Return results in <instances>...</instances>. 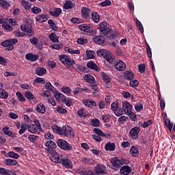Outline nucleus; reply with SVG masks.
Instances as JSON below:
<instances>
[{"label": "nucleus", "mask_w": 175, "mask_h": 175, "mask_svg": "<svg viewBox=\"0 0 175 175\" xmlns=\"http://www.w3.org/2000/svg\"><path fill=\"white\" fill-rule=\"evenodd\" d=\"M97 55L98 57H103L107 61V62H109V64H113L114 62V55L111 54L109 51L106 49H100L97 51Z\"/></svg>", "instance_id": "obj_1"}, {"label": "nucleus", "mask_w": 175, "mask_h": 175, "mask_svg": "<svg viewBox=\"0 0 175 175\" xmlns=\"http://www.w3.org/2000/svg\"><path fill=\"white\" fill-rule=\"evenodd\" d=\"M21 31L25 32L28 36H32L33 35V29H32V25L29 23H25L21 25Z\"/></svg>", "instance_id": "obj_2"}, {"label": "nucleus", "mask_w": 175, "mask_h": 175, "mask_svg": "<svg viewBox=\"0 0 175 175\" xmlns=\"http://www.w3.org/2000/svg\"><path fill=\"white\" fill-rule=\"evenodd\" d=\"M94 174L96 175H107L105 165L100 163L97 164L94 167Z\"/></svg>", "instance_id": "obj_3"}, {"label": "nucleus", "mask_w": 175, "mask_h": 175, "mask_svg": "<svg viewBox=\"0 0 175 175\" xmlns=\"http://www.w3.org/2000/svg\"><path fill=\"white\" fill-rule=\"evenodd\" d=\"M57 144L59 148L62 150H65V151H70L72 150V146L64 139H58Z\"/></svg>", "instance_id": "obj_4"}, {"label": "nucleus", "mask_w": 175, "mask_h": 175, "mask_svg": "<svg viewBox=\"0 0 175 175\" xmlns=\"http://www.w3.org/2000/svg\"><path fill=\"white\" fill-rule=\"evenodd\" d=\"M59 59L64 65H75V60L67 55H62L59 57Z\"/></svg>", "instance_id": "obj_5"}, {"label": "nucleus", "mask_w": 175, "mask_h": 175, "mask_svg": "<svg viewBox=\"0 0 175 175\" xmlns=\"http://www.w3.org/2000/svg\"><path fill=\"white\" fill-rule=\"evenodd\" d=\"M99 31L101 33V35H104V36H106L109 32H110V28L107 27V23L103 22L99 25Z\"/></svg>", "instance_id": "obj_6"}, {"label": "nucleus", "mask_w": 175, "mask_h": 175, "mask_svg": "<svg viewBox=\"0 0 175 175\" xmlns=\"http://www.w3.org/2000/svg\"><path fill=\"white\" fill-rule=\"evenodd\" d=\"M52 130L53 132H72V127L66 125L61 129V127L57 125H53L52 126Z\"/></svg>", "instance_id": "obj_7"}, {"label": "nucleus", "mask_w": 175, "mask_h": 175, "mask_svg": "<svg viewBox=\"0 0 175 175\" xmlns=\"http://www.w3.org/2000/svg\"><path fill=\"white\" fill-rule=\"evenodd\" d=\"M49 158L51 161H52V162H54L55 163H61L62 155L59 154L55 151H53Z\"/></svg>", "instance_id": "obj_8"}, {"label": "nucleus", "mask_w": 175, "mask_h": 175, "mask_svg": "<svg viewBox=\"0 0 175 175\" xmlns=\"http://www.w3.org/2000/svg\"><path fill=\"white\" fill-rule=\"evenodd\" d=\"M101 137H106L108 139L110 137V133H103V132H97L96 135H93L92 137L94 139V140H96V142H101L102 138Z\"/></svg>", "instance_id": "obj_9"}, {"label": "nucleus", "mask_w": 175, "mask_h": 175, "mask_svg": "<svg viewBox=\"0 0 175 175\" xmlns=\"http://www.w3.org/2000/svg\"><path fill=\"white\" fill-rule=\"evenodd\" d=\"M60 163H62L64 167H66V169H72V167H73L72 161L68 157H62Z\"/></svg>", "instance_id": "obj_10"}, {"label": "nucleus", "mask_w": 175, "mask_h": 175, "mask_svg": "<svg viewBox=\"0 0 175 175\" xmlns=\"http://www.w3.org/2000/svg\"><path fill=\"white\" fill-rule=\"evenodd\" d=\"M122 109L124 113L129 116L131 113H132V105L129 103L128 101H123L122 102Z\"/></svg>", "instance_id": "obj_11"}, {"label": "nucleus", "mask_w": 175, "mask_h": 175, "mask_svg": "<svg viewBox=\"0 0 175 175\" xmlns=\"http://www.w3.org/2000/svg\"><path fill=\"white\" fill-rule=\"evenodd\" d=\"M114 68L115 69H116V70H118L119 72H122L126 68V64H125V62L121 60H118L114 66Z\"/></svg>", "instance_id": "obj_12"}, {"label": "nucleus", "mask_w": 175, "mask_h": 175, "mask_svg": "<svg viewBox=\"0 0 175 175\" xmlns=\"http://www.w3.org/2000/svg\"><path fill=\"white\" fill-rule=\"evenodd\" d=\"M102 77L104 80V85L106 88H111V79L107 76L105 73H102Z\"/></svg>", "instance_id": "obj_13"}, {"label": "nucleus", "mask_w": 175, "mask_h": 175, "mask_svg": "<svg viewBox=\"0 0 175 175\" xmlns=\"http://www.w3.org/2000/svg\"><path fill=\"white\" fill-rule=\"evenodd\" d=\"M44 147L45 150L51 151V150H53L57 147V144H55V142L53 140H48L44 142Z\"/></svg>", "instance_id": "obj_14"}, {"label": "nucleus", "mask_w": 175, "mask_h": 175, "mask_svg": "<svg viewBox=\"0 0 175 175\" xmlns=\"http://www.w3.org/2000/svg\"><path fill=\"white\" fill-rule=\"evenodd\" d=\"M49 20V15L47 14H40L36 17V21L38 23H46Z\"/></svg>", "instance_id": "obj_15"}, {"label": "nucleus", "mask_w": 175, "mask_h": 175, "mask_svg": "<svg viewBox=\"0 0 175 175\" xmlns=\"http://www.w3.org/2000/svg\"><path fill=\"white\" fill-rule=\"evenodd\" d=\"M131 172H132V167L129 165H123L120 170V174L128 175L131 174Z\"/></svg>", "instance_id": "obj_16"}, {"label": "nucleus", "mask_w": 175, "mask_h": 175, "mask_svg": "<svg viewBox=\"0 0 175 175\" xmlns=\"http://www.w3.org/2000/svg\"><path fill=\"white\" fill-rule=\"evenodd\" d=\"M53 96H55V98L56 100H57V102H60L61 103H64V101L66 98L65 95H64L63 94H62L59 92H53Z\"/></svg>", "instance_id": "obj_17"}, {"label": "nucleus", "mask_w": 175, "mask_h": 175, "mask_svg": "<svg viewBox=\"0 0 175 175\" xmlns=\"http://www.w3.org/2000/svg\"><path fill=\"white\" fill-rule=\"evenodd\" d=\"M92 40H94V42L97 43V44H102L105 43L106 38H105V34H103V36L101 35L94 36Z\"/></svg>", "instance_id": "obj_18"}, {"label": "nucleus", "mask_w": 175, "mask_h": 175, "mask_svg": "<svg viewBox=\"0 0 175 175\" xmlns=\"http://www.w3.org/2000/svg\"><path fill=\"white\" fill-rule=\"evenodd\" d=\"M82 102L85 106H87V107H96V103H95L93 100L83 99Z\"/></svg>", "instance_id": "obj_19"}, {"label": "nucleus", "mask_w": 175, "mask_h": 175, "mask_svg": "<svg viewBox=\"0 0 175 175\" xmlns=\"http://www.w3.org/2000/svg\"><path fill=\"white\" fill-rule=\"evenodd\" d=\"M112 165L110 166V167H120L121 165H122V161L121 160L118 159V158L115 157L111 160Z\"/></svg>", "instance_id": "obj_20"}, {"label": "nucleus", "mask_w": 175, "mask_h": 175, "mask_svg": "<svg viewBox=\"0 0 175 175\" xmlns=\"http://www.w3.org/2000/svg\"><path fill=\"white\" fill-rule=\"evenodd\" d=\"M39 58V55H34L33 53H27L25 55V59L27 61H31V62H35Z\"/></svg>", "instance_id": "obj_21"}, {"label": "nucleus", "mask_w": 175, "mask_h": 175, "mask_svg": "<svg viewBox=\"0 0 175 175\" xmlns=\"http://www.w3.org/2000/svg\"><path fill=\"white\" fill-rule=\"evenodd\" d=\"M79 29L81 31H83V32H86L87 33H91L92 32V27L88 26L87 25H81L79 27Z\"/></svg>", "instance_id": "obj_22"}, {"label": "nucleus", "mask_w": 175, "mask_h": 175, "mask_svg": "<svg viewBox=\"0 0 175 175\" xmlns=\"http://www.w3.org/2000/svg\"><path fill=\"white\" fill-rule=\"evenodd\" d=\"M91 13V10L88 8L83 7L81 9V14L82 17L83 18H87L90 16V14Z\"/></svg>", "instance_id": "obj_23"}, {"label": "nucleus", "mask_w": 175, "mask_h": 175, "mask_svg": "<svg viewBox=\"0 0 175 175\" xmlns=\"http://www.w3.org/2000/svg\"><path fill=\"white\" fill-rule=\"evenodd\" d=\"M61 13H62L61 8H55L54 10L49 12V14L53 17H58Z\"/></svg>", "instance_id": "obj_24"}, {"label": "nucleus", "mask_w": 175, "mask_h": 175, "mask_svg": "<svg viewBox=\"0 0 175 175\" xmlns=\"http://www.w3.org/2000/svg\"><path fill=\"white\" fill-rule=\"evenodd\" d=\"M5 157H6V158H13L14 159H18L20 158V154L13 151H10L5 154Z\"/></svg>", "instance_id": "obj_25"}, {"label": "nucleus", "mask_w": 175, "mask_h": 175, "mask_svg": "<svg viewBox=\"0 0 175 175\" xmlns=\"http://www.w3.org/2000/svg\"><path fill=\"white\" fill-rule=\"evenodd\" d=\"M4 162L7 166H16L17 165V161L12 159H6Z\"/></svg>", "instance_id": "obj_26"}, {"label": "nucleus", "mask_w": 175, "mask_h": 175, "mask_svg": "<svg viewBox=\"0 0 175 175\" xmlns=\"http://www.w3.org/2000/svg\"><path fill=\"white\" fill-rule=\"evenodd\" d=\"M47 72V70L43 67H38L36 70V73L38 76H43Z\"/></svg>", "instance_id": "obj_27"}, {"label": "nucleus", "mask_w": 175, "mask_h": 175, "mask_svg": "<svg viewBox=\"0 0 175 175\" xmlns=\"http://www.w3.org/2000/svg\"><path fill=\"white\" fill-rule=\"evenodd\" d=\"M36 111H38V113H41V114H44V113H46V107H44V105L42 103H40L37 105Z\"/></svg>", "instance_id": "obj_28"}, {"label": "nucleus", "mask_w": 175, "mask_h": 175, "mask_svg": "<svg viewBox=\"0 0 175 175\" xmlns=\"http://www.w3.org/2000/svg\"><path fill=\"white\" fill-rule=\"evenodd\" d=\"M77 173L78 174H81V175H95V172H94V171H92L91 170H88L85 171L77 170Z\"/></svg>", "instance_id": "obj_29"}, {"label": "nucleus", "mask_w": 175, "mask_h": 175, "mask_svg": "<svg viewBox=\"0 0 175 175\" xmlns=\"http://www.w3.org/2000/svg\"><path fill=\"white\" fill-rule=\"evenodd\" d=\"M106 151H114L116 149V144L114 143H107L105 147Z\"/></svg>", "instance_id": "obj_30"}, {"label": "nucleus", "mask_w": 175, "mask_h": 175, "mask_svg": "<svg viewBox=\"0 0 175 175\" xmlns=\"http://www.w3.org/2000/svg\"><path fill=\"white\" fill-rule=\"evenodd\" d=\"M135 75L133 74V72L132 71H126L124 72V78L126 80H133V77Z\"/></svg>", "instance_id": "obj_31"}, {"label": "nucleus", "mask_w": 175, "mask_h": 175, "mask_svg": "<svg viewBox=\"0 0 175 175\" xmlns=\"http://www.w3.org/2000/svg\"><path fill=\"white\" fill-rule=\"evenodd\" d=\"M83 79L85 81H88V83H94V81H95V78L90 74L85 75Z\"/></svg>", "instance_id": "obj_32"}, {"label": "nucleus", "mask_w": 175, "mask_h": 175, "mask_svg": "<svg viewBox=\"0 0 175 175\" xmlns=\"http://www.w3.org/2000/svg\"><path fill=\"white\" fill-rule=\"evenodd\" d=\"M21 5H22V6H23V8L25 9V10H29L32 6L31 3H29L25 0H23L21 1Z\"/></svg>", "instance_id": "obj_33"}, {"label": "nucleus", "mask_w": 175, "mask_h": 175, "mask_svg": "<svg viewBox=\"0 0 175 175\" xmlns=\"http://www.w3.org/2000/svg\"><path fill=\"white\" fill-rule=\"evenodd\" d=\"M81 161L85 163H90L91 165H95L96 163V161H94V159H91L87 157H82Z\"/></svg>", "instance_id": "obj_34"}, {"label": "nucleus", "mask_w": 175, "mask_h": 175, "mask_svg": "<svg viewBox=\"0 0 175 175\" xmlns=\"http://www.w3.org/2000/svg\"><path fill=\"white\" fill-rule=\"evenodd\" d=\"M59 135H62V136H64L65 137H74L75 133L74 132H59Z\"/></svg>", "instance_id": "obj_35"}, {"label": "nucleus", "mask_w": 175, "mask_h": 175, "mask_svg": "<svg viewBox=\"0 0 175 175\" xmlns=\"http://www.w3.org/2000/svg\"><path fill=\"white\" fill-rule=\"evenodd\" d=\"M130 154H131L133 157H137L139 155V150H137V148L132 146L130 150Z\"/></svg>", "instance_id": "obj_36"}, {"label": "nucleus", "mask_w": 175, "mask_h": 175, "mask_svg": "<svg viewBox=\"0 0 175 175\" xmlns=\"http://www.w3.org/2000/svg\"><path fill=\"white\" fill-rule=\"evenodd\" d=\"M48 24H49L51 29H53V31H57L58 28L55 25V23H54V21H53V19H49L48 21Z\"/></svg>", "instance_id": "obj_37"}, {"label": "nucleus", "mask_w": 175, "mask_h": 175, "mask_svg": "<svg viewBox=\"0 0 175 175\" xmlns=\"http://www.w3.org/2000/svg\"><path fill=\"white\" fill-rule=\"evenodd\" d=\"M64 51H66V53H68L69 54H80V51L79 50H73L69 47H66L64 49Z\"/></svg>", "instance_id": "obj_38"}, {"label": "nucleus", "mask_w": 175, "mask_h": 175, "mask_svg": "<svg viewBox=\"0 0 175 175\" xmlns=\"http://www.w3.org/2000/svg\"><path fill=\"white\" fill-rule=\"evenodd\" d=\"M92 18L94 21V23H99L100 20V16H99V15L98 14V13L96 12H93L92 14Z\"/></svg>", "instance_id": "obj_39"}, {"label": "nucleus", "mask_w": 175, "mask_h": 175, "mask_svg": "<svg viewBox=\"0 0 175 175\" xmlns=\"http://www.w3.org/2000/svg\"><path fill=\"white\" fill-rule=\"evenodd\" d=\"M49 38L50 40H51V42H53V43H58V42H59L58 37L54 33H51L49 35Z\"/></svg>", "instance_id": "obj_40"}, {"label": "nucleus", "mask_w": 175, "mask_h": 175, "mask_svg": "<svg viewBox=\"0 0 175 175\" xmlns=\"http://www.w3.org/2000/svg\"><path fill=\"white\" fill-rule=\"evenodd\" d=\"M87 59H92L95 57V52L94 51H86Z\"/></svg>", "instance_id": "obj_41"}, {"label": "nucleus", "mask_w": 175, "mask_h": 175, "mask_svg": "<svg viewBox=\"0 0 175 175\" xmlns=\"http://www.w3.org/2000/svg\"><path fill=\"white\" fill-rule=\"evenodd\" d=\"M9 97V93L6 92L5 90H0V98L1 99H8Z\"/></svg>", "instance_id": "obj_42"}, {"label": "nucleus", "mask_w": 175, "mask_h": 175, "mask_svg": "<svg viewBox=\"0 0 175 175\" xmlns=\"http://www.w3.org/2000/svg\"><path fill=\"white\" fill-rule=\"evenodd\" d=\"M87 66H88V68H90V69H94V70H98V69H99L98 68V66L92 62H89L87 64Z\"/></svg>", "instance_id": "obj_43"}, {"label": "nucleus", "mask_w": 175, "mask_h": 175, "mask_svg": "<svg viewBox=\"0 0 175 175\" xmlns=\"http://www.w3.org/2000/svg\"><path fill=\"white\" fill-rule=\"evenodd\" d=\"M0 6L3 8V9H8L10 6V4L5 0H0Z\"/></svg>", "instance_id": "obj_44"}, {"label": "nucleus", "mask_w": 175, "mask_h": 175, "mask_svg": "<svg viewBox=\"0 0 175 175\" xmlns=\"http://www.w3.org/2000/svg\"><path fill=\"white\" fill-rule=\"evenodd\" d=\"M64 8L67 10L72 9V8H73V3L70 1H67L64 5Z\"/></svg>", "instance_id": "obj_45"}, {"label": "nucleus", "mask_w": 175, "mask_h": 175, "mask_svg": "<svg viewBox=\"0 0 175 175\" xmlns=\"http://www.w3.org/2000/svg\"><path fill=\"white\" fill-rule=\"evenodd\" d=\"M77 42L78 44H87L88 40L84 38H80L77 39Z\"/></svg>", "instance_id": "obj_46"}, {"label": "nucleus", "mask_w": 175, "mask_h": 175, "mask_svg": "<svg viewBox=\"0 0 175 175\" xmlns=\"http://www.w3.org/2000/svg\"><path fill=\"white\" fill-rule=\"evenodd\" d=\"M56 111L60 114H66V113H68V110H66V109L62 108V107H57L56 108Z\"/></svg>", "instance_id": "obj_47"}, {"label": "nucleus", "mask_w": 175, "mask_h": 175, "mask_svg": "<svg viewBox=\"0 0 175 175\" xmlns=\"http://www.w3.org/2000/svg\"><path fill=\"white\" fill-rule=\"evenodd\" d=\"M33 123L34 125H36V127L37 128L38 131H42V125L40 124V122H39V120L34 119Z\"/></svg>", "instance_id": "obj_48"}, {"label": "nucleus", "mask_w": 175, "mask_h": 175, "mask_svg": "<svg viewBox=\"0 0 175 175\" xmlns=\"http://www.w3.org/2000/svg\"><path fill=\"white\" fill-rule=\"evenodd\" d=\"M111 109L112 111H116V110H118V102L114 101L111 104Z\"/></svg>", "instance_id": "obj_49"}, {"label": "nucleus", "mask_w": 175, "mask_h": 175, "mask_svg": "<svg viewBox=\"0 0 175 175\" xmlns=\"http://www.w3.org/2000/svg\"><path fill=\"white\" fill-rule=\"evenodd\" d=\"M45 88H46V90H49V91H52V92H54V90H55L54 86H53V85L50 82H47L45 84Z\"/></svg>", "instance_id": "obj_50"}, {"label": "nucleus", "mask_w": 175, "mask_h": 175, "mask_svg": "<svg viewBox=\"0 0 175 175\" xmlns=\"http://www.w3.org/2000/svg\"><path fill=\"white\" fill-rule=\"evenodd\" d=\"M31 12L34 14H39V13L42 12V9H40L36 6H34L31 8Z\"/></svg>", "instance_id": "obj_51"}, {"label": "nucleus", "mask_w": 175, "mask_h": 175, "mask_svg": "<svg viewBox=\"0 0 175 175\" xmlns=\"http://www.w3.org/2000/svg\"><path fill=\"white\" fill-rule=\"evenodd\" d=\"M152 124V120H150L147 122H144V123H139V125L142 128H147V126H149V125H151Z\"/></svg>", "instance_id": "obj_52"}, {"label": "nucleus", "mask_w": 175, "mask_h": 175, "mask_svg": "<svg viewBox=\"0 0 175 175\" xmlns=\"http://www.w3.org/2000/svg\"><path fill=\"white\" fill-rule=\"evenodd\" d=\"M13 33L16 38H23L25 35L24 33L20 31V30L14 31Z\"/></svg>", "instance_id": "obj_53"}, {"label": "nucleus", "mask_w": 175, "mask_h": 175, "mask_svg": "<svg viewBox=\"0 0 175 175\" xmlns=\"http://www.w3.org/2000/svg\"><path fill=\"white\" fill-rule=\"evenodd\" d=\"M25 98H27V99H29V100L35 99V96H33V94H32L30 92H27L25 94Z\"/></svg>", "instance_id": "obj_54"}, {"label": "nucleus", "mask_w": 175, "mask_h": 175, "mask_svg": "<svg viewBox=\"0 0 175 175\" xmlns=\"http://www.w3.org/2000/svg\"><path fill=\"white\" fill-rule=\"evenodd\" d=\"M136 25L137 27L138 28L139 31H140V32H144V29H143V25H142V23L139 21V20H136Z\"/></svg>", "instance_id": "obj_55"}, {"label": "nucleus", "mask_w": 175, "mask_h": 175, "mask_svg": "<svg viewBox=\"0 0 175 175\" xmlns=\"http://www.w3.org/2000/svg\"><path fill=\"white\" fill-rule=\"evenodd\" d=\"M77 114L81 117H85V116H87V113H85V111L84 110L83 108L80 109L78 111H77Z\"/></svg>", "instance_id": "obj_56"}, {"label": "nucleus", "mask_w": 175, "mask_h": 175, "mask_svg": "<svg viewBox=\"0 0 175 175\" xmlns=\"http://www.w3.org/2000/svg\"><path fill=\"white\" fill-rule=\"evenodd\" d=\"M16 96H18V99L21 102H25V98H24V96L23 95V94H21V92H16Z\"/></svg>", "instance_id": "obj_57"}, {"label": "nucleus", "mask_w": 175, "mask_h": 175, "mask_svg": "<svg viewBox=\"0 0 175 175\" xmlns=\"http://www.w3.org/2000/svg\"><path fill=\"white\" fill-rule=\"evenodd\" d=\"M129 84L133 88L137 87L139 85V81L136 79L131 80L130 81Z\"/></svg>", "instance_id": "obj_58"}, {"label": "nucleus", "mask_w": 175, "mask_h": 175, "mask_svg": "<svg viewBox=\"0 0 175 175\" xmlns=\"http://www.w3.org/2000/svg\"><path fill=\"white\" fill-rule=\"evenodd\" d=\"M62 91L64 94H70L72 92V89L70 87H63L62 88Z\"/></svg>", "instance_id": "obj_59"}, {"label": "nucleus", "mask_w": 175, "mask_h": 175, "mask_svg": "<svg viewBox=\"0 0 175 175\" xmlns=\"http://www.w3.org/2000/svg\"><path fill=\"white\" fill-rule=\"evenodd\" d=\"M30 42L31 44H33L34 46H38V43H39V39L36 37H33L30 39Z\"/></svg>", "instance_id": "obj_60"}, {"label": "nucleus", "mask_w": 175, "mask_h": 175, "mask_svg": "<svg viewBox=\"0 0 175 175\" xmlns=\"http://www.w3.org/2000/svg\"><path fill=\"white\" fill-rule=\"evenodd\" d=\"M36 83H40V84H44V79L41 77H37L35 79L33 84H36Z\"/></svg>", "instance_id": "obj_61"}, {"label": "nucleus", "mask_w": 175, "mask_h": 175, "mask_svg": "<svg viewBox=\"0 0 175 175\" xmlns=\"http://www.w3.org/2000/svg\"><path fill=\"white\" fill-rule=\"evenodd\" d=\"M135 109L136 111H141V110H143V104L138 103L135 105Z\"/></svg>", "instance_id": "obj_62"}, {"label": "nucleus", "mask_w": 175, "mask_h": 175, "mask_svg": "<svg viewBox=\"0 0 175 175\" xmlns=\"http://www.w3.org/2000/svg\"><path fill=\"white\" fill-rule=\"evenodd\" d=\"M166 126L169 129L170 131H172V129L173 128V124L170 123V120L167 119L165 121Z\"/></svg>", "instance_id": "obj_63"}, {"label": "nucleus", "mask_w": 175, "mask_h": 175, "mask_svg": "<svg viewBox=\"0 0 175 175\" xmlns=\"http://www.w3.org/2000/svg\"><path fill=\"white\" fill-rule=\"evenodd\" d=\"M91 124L94 126H99L100 125V122L98 119H93Z\"/></svg>", "instance_id": "obj_64"}]
</instances>
